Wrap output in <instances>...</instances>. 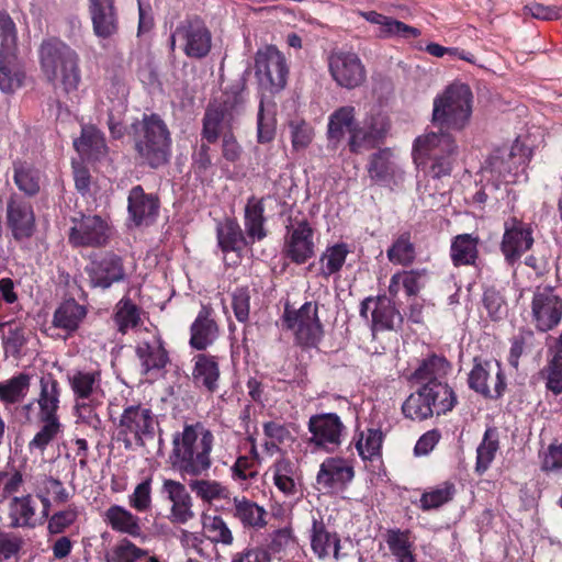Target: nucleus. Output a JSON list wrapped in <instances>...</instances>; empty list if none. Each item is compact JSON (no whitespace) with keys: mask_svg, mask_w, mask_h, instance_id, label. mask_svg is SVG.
Segmentation results:
<instances>
[{"mask_svg":"<svg viewBox=\"0 0 562 562\" xmlns=\"http://www.w3.org/2000/svg\"><path fill=\"white\" fill-rule=\"evenodd\" d=\"M214 436L200 424L184 426L173 438V465L184 475L199 476L211 468Z\"/></svg>","mask_w":562,"mask_h":562,"instance_id":"f257e3e1","label":"nucleus"},{"mask_svg":"<svg viewBox=\"0 0 562 562\" xmlns=\"http://www.w3.org/2000/svg\"><path fill=\"white\" fill-rule=\"evenodd\" d=\"M38 53L42 71L55 88L66 93L78 89L81 71L75 49L58 40H49L42 43Z\"/></svg>","mask_w":562,"mask_h":562,"instance_id":"f03ea898","label":"nucleus"},{"mask_svg":"<svg viewBox=\"0 0 562 562\" xmlns=\"http://www.w3.org/2000/svg\"><path fill=\"white\" fill-rule=\"evenodd\" d=\"M457 151L452 135L442 131L425 133L414 143L415 162L423 165L434 179L450 175Z\"/></svg>","mask_w":562,"mask_h":562,"instance_id":"7ed1b4c3","label":"nucleus"},{"mask_svg":"<svg viewBox=\"0 0 562 562\" xmlns=\"http://www.w3.org/2000/svg\"><path fill=\"white\" fill-rule=\"evenodd\" d=\"M472 92L468 85L454 82L434 99L432 123L440 128L462 131L472 114Z\"/></svg>","mask_w":562,"mask_h":562,"instance_id":"20e7f679","label":"nucleus"},{"mask_svg":"<svg viewBox=\"0 0 562 562\" xmlns=\"http://www.w3.org/2000/svg\"><path fill=\"white\" fill-rule=\"evenodd\" d=\"M135 149L140 164L150 168H158L169 161L171 136L159 115H144L135 136Z\"/></svg>","mask_w":562,"mask_h":562,"instance_id":"39448f33","label":"nucleus"},{"mask_svg":"<svg viewBox=\"0 0 562 562\" xmlns=\"http://www.w3.org/2000/svg\"><path fill=\"white\" fill-rule=\"evenodd\" d=\"M454 392L448 384L423 385L412 393L402 405L405 417L413 420H424L434 414L441 415L450 412L456 405Z\"/></svg>","mask_w":562,"mask_h":562,"instance_id":"423d86ee","label":"nucleus"},{"mask_svg":"<svg viewBox=\"0 0 562 562\" xmlns=\"http://www.w3.org/2000/svg\"><path fill=\"white\" fill-rule=\"evenodd\" d=\"M240 99L236 94H224L221 100L210 103L203 116L202 138L215 143L232 130L239 115Z\"/></svg>","mask_w":562,"mask_h":562,"instance_id":"0eeeda50","label":"nucleus"},{"mask_svg":"<svg viewBox=\"0 0 562 562\" xmlns=\"http://www.w3.org/2000/svg\"><path fill=\"white\" fill-rule=\"evenodd\" d=\"M179 48L190 59H202L212 48V34L200 19L181 21L170 35V49Z\"/></svg>","mask_w":562,"mask_h":562,"instance_id":"6e6552de","label":"nucleus"},{"mask_svg":"<svg viewBox=\"0 0 562 562\" xmlns=\"http://www.w3.org/2000/svg\"><path fill=\"white\" fill-rule=\"evenodd\" d=\"M285 328L291 330L299 345L315 347L323 335V326L318 318V305L315 302H305L300 308L285 305L282 315Z\"/></svg>","mask_w":562,"mask_h":562,"instance_id":"1a4fd4ad","label":"nucleus"},{"mask_svg":"<svg viewBox=\"0 0 562 562\" xmlns=\"http://www.w3.org/2000/svg\"><path fill=\"white\" fill-rule=\"evenodd\" d=\"M307 431L311 447L331 453L341 446L347 428L336 413H319L308 418Z\"/></svg>","mask_w":562,"mask_h":562,"instance_id":"9d476101","label":"nucleus"},{"mask_svg":"<svg viewBox=\"0 0 562 562\" xmlns=\"http://www.w3.org/2000/svg\"><path fill=\"white\" fill-rule=\"evenodd\" d=\"M155 416L150 408L142 404H127L117 424L119 439L126 448L133 443L143 445L144 438L154 434Z\"/></svg>","mask_w":562,"mask_h":562,"instance_id":"9b49d317","label":"nucleus"},{"mask_svg":"<svg viewBox=\"0 0 562 562\" xmlns=\"http://www.w3.org/2000/svg\"><path fill=\"white\" fill-rule=\"evenodd\" d=\"M328 68L336 83L353 89L366 80V68L359 56L349 50H334L328 57Z\"/></svg>","mask_w":562,"mask_h":562,"instance_id":"f8f14e48","label":"nucleus"},{"mask_svg":"<svg viewBox=\"0 0 562 562\" xmlns=\"http://www.w3.org/2000/svg\"><path fill=\"white\" fill-rule=\"evenodd\" d=\"M469 386L484 397H499L506 386L505 378L497 361L475 359L469 374Z\"/></svg>","mask_w":562,"mask_h":562,"instance_id":"ddd939ff","label":"nucleus"},{"mask_svg":"<svg viewBox=\"0 0 562 562\" xmlns=\"http://www.w3.org/2000/svg\"><path fill=\"white\" fill-rule=\"evenodd\" d=\"M531 323L546 333L557 327L562 318V300L551 289L537 290L531 300Z\"/></svg>","mask_w":562,"mask_h":562,"instance_id":"4468645a","label":"nucleus"},{"mask_svg":"<svg viewBox=\"0 0 562 562\" xmlns=\"http://www.w3.org/2000/svg\"><path fill=\"white\" fill-rule=\"evenodd\" d=\"M110 228L99 215H81L72 218L69 243L76 247H100L108 243Z\"/></svg>","mask_w":562,"mask_h":562,"instance_id":"2eb2a0df","label":"nucleus"},{"mask_svg":"<svg viewBox=\"0 0 562 562\" xmlns=\"http://www.w3.org/2000/svg\"><path fill=\"white\" fill-rule=\"evenodd\" d=\"M532 244V231L528 224L516 217L505 221L501 250L508 263L516 262Z\"/></svg>","mask_w":562,"mask_h":562,"instance_id":"dca6fc26","label":"nucleus"},{"mask_svg":"<svg viewBox=\"0 0 562 562\" xmlns=\"http://www.w3.org/2000/svg\"><path fill=\"white\" fill-rule=\"evenodd\" d=\"M289 69L283 54L274 46H267L256 55V74L262 82L266 80L272 89H283Z\"/></svg>","mask_w":562,"mask_h":562,"instance_id":"f3484780","label":"nucleus"},{"mask_svg":"<svg viewBox=\"0 0 562 562\" xmlns=\"http://www.w3.org/2000/svg\"><path fill=\"white\" fill-rule=\"evenodd\" d=\"M161 493L170 503L167 519L171 524L184 525L194 518L192 496L181 482L171 479L164 480Z\"/></svg>","mask_w":562,"mask_h":562,"instance_id":"a211bd4d","label":"nucleus"},{"mask_svg":"<svg viewBox=\"0 0 562 562\" xmlns=\"http://www.w3.org/2000/svg\"><path fill=\"white\" fill-rule=\"evenodd\" d=\"M390 128L389 121L383 114L368 117L359 131L355 132L348 140L350 151L355 154L369 150L378 146L385 137Z\"/></svg>","mask_w":562,"mask_h":562,"instance_id":"6ab92c4d","label":"nucleus"},{"mask_svg":"<svg viewBox=\"0 0 562 562\" xmlns=\"http://www.w3.org/2000/svg\"><path fill=\"white\" fill-rule=\"evenodd\" d=\"M371 315L372 329L385 330L393 329L402 322L401 314L396 311L394 304L386 296L368 297L362 301L360 315L368 319Z\"/></svg>","mask_w":562,"mask_h":562,"instance_id":"aec40b11","label":"nucleus"},{"mask_svg":"<svg viewBox=\"0 0 562 562\" xmlns=\"http://www.w3.org/2000/svg\"><path fill=\"white\" fill-rule=\"evenodd\" d=\"M352 465L342 458L328 457L319 465L316 482L325 490H341L352 481Z\"/></svg>","mask_w":562,"mask_h":562,"instance_id":"412c9836","label":"nucleus"},{"mask_svg":"<svg viewBox=\"0 0 562 562\" xmlns=\"http://www.w3.org/2000/svg\"><path fill=\"white\" fill-rule=\"evenodd\" d=\"M60 386L52 374H45L40 379V393L35 401L25 404L22 409L30 412L34 405H38V419L59 420L57 412L60 403Z\"/></svg>","mask_w":562,"mask_h":562,"instance_id":"4be33fe9","label":"nucleus"},{"mask_svg":"<svg viewBox=\"0 0 562 562\" xmlns=\"http://www.w3.org/2000/svg\"><path fill=\"white\" fill-rule=\"evenodd\" d=\"M92 29L99 38H110L119 30L117 12L114 0H88Z\"/></svg>","mask_w":562,"mask_h":562,"instance_id":"5701e85b","label":"nucleus"},{"mask_svg":"<svg viewBox=\"0 0 562 562\" xmlns=\"http://www.w3.org/2000/svg\"><path fill=\"white\" fill-rule=\"evenodd\" d=\"M192 363L193 384L210 393L217 392L221 379L218 358L210 353H198L192 358Z\"/></svg>","mask_w":562,"mask_h":562,"instance_id":"b1692460","label":"nucleus"},{"mask_svg":"<svg viewBox=\"0 0 562 562\" xmlns=\"http://www.w3.org/2000/svg\"><path fill=\"white\" fill-rule=\"evenodd\" d=\"M218 335V325L212 317V310L203 305L190 327V346L199 351L205 350L216 341Z\"/></svg>","mask_w":562,"mask_h":562,"instance_id":"393cba45","label":"nucleus"},{"mask_svg":"<svg viewBox=\"0 0 562 562\" xmlns=\"http://www.w3.org/2000/svg\"><path fill=\"white\" fill-rule=\"evenodd\" d=\"M67 378L75 401L104 398L99 370H74Z\"/></svg>","mask_w":562,"mask_h":562,"instance_id":"a878e982","label":"nucleus"},{"mask_svg":"<svg viewBox=\"0 0 562 562\" xmlns=\"http://www.w3.org/2000/svg\"><path fill=\"white\" fill-rule=\"evenodd\" d=\"M8 224L16 239L30 237L34 231V213L30 203L12 196L7 206Z\"/></svg>","mask_w":562,"mask_h":562,"instance_id":"bb28decb","label":"nucleus"},{"mask_svg":"<svg viewBox=\"0 0 562 562\" xmlns=\"http://www.w3.org/2000/svg\"><path fill=\"white\" fill-rule=\"evenodd\" d=\"M136 355L140 361L144 373L150 370H160L168 362V355L160 337L156 333H148L136 346Z\"/></svg>","mask_w":562,"mask_h":562,"instance_id":"cd10ccee","label":"nucleus"},{"mask_svg":"<svg viewBox=\"0 0 562 562\" xmlns=\"http://www.w3.org/2000/svg\"><path fill=\"white\" fill-rule=\"evenodd\" d=\"M311 548L319 559L329 557L339 559L340 539L322 519L313 516L311 528Z\"/></svg>","mask_w":562,"mask_h":562,"instance_id":"c85d7f7f","label":"nucleus"},{"mask_svg":"<svg viewBox=\"0 0 562 562\" xmlns=\"http://www.w3.org/2000/svg\"><path fill=\"white\" fill-rule=\"evenodd\" d=\"M286 256L296 263H304L314 254L313 229L302 221L292 229L285 245Z\"/></svg>","mask_w":562,"mask_h":562,"instance_id":"c756f323","label":"nucleus"},{"mask_svg":"<svg viewBox=\"0 0 562 562\" xmlns=\"http://www.w3.org/2000/svg\"><path fill=\"white\" fill-rule=\"evenodd\" d=\"M87 271L94 288L108 289L112 283L121 281L124 277L121 259L114 255H108L99 261H92Z\"/></svg>","mask_w":562,"mask_h":562,"instance_id":"7c9ffc66","label":"nucleus"},{"mask_svg":"<svg viewBox=\"0 0 562 562\" xmlns=\"http://www.w3.org/2000/svg\"><path fill=\"white\" fill-rule=\"evenodd\" d=\"M16 52L0 53V90L3 93H14L25 79L24 66Z\"/></svg>","mask_w":562,"mask_h":562,"instance_id":"2f4dec72","label":"nucleus"},{"mask_svg":"<svg viewBox=\"0 0 562 562\" xmlns=\"http://www.w3.org/2000/svg\"><path fill=\"white\" fill-rule=\"evenodd\" d=\"M158 200L146 194L140 186L134 187L128 194V213L136 225L148 224L158 213Z\"/></svg>","mask_w":562,"mask_h":562,"instance_id":"473e14b6","label":"nucleus"},{"mask_svg":"<svg viewBox=\"0 0 562 562\" xmlns=\"http://www.w3.org/2000/svg\"><path fill=\"white\" fill-rule=\"evenodd\" d=\"M357 131H359V125L356 123L355 106H340L329 115L327 137L335 146L344 139L346 133L349 134L350 138Z\"/></svg>","mask_w":562,"mask_h":562,"instance_id":"72a5a7b5","label":"nucleus"},{"mask_svg":"<svg viewBox=\"0 0 562 562\" xmlns=\"http://www.w3.org/2000/svg\"><path fill=\"white\" fill-rule=\"evenodd\" d=\"M229 514L237 519L244 528L260 529L267 525L266 509L245 496L233 497Z\"/></svg>","mask_w":562,"mask_h":562,"instance_id":"f704fd0d","label":"nucleus"},{"mask_svg":"<svg viewBox=\"0 0 562 562\" xmlns=\"http://www.w3.org/2000/svg\"><path fill=\"white\" fill-rule=\"evenodd\" d=\"M368 173L372 181L378 184L389 186L402 177L401 168L392 160L390 149H381L373 154L368 165Z\"/></svg>","mask_w":562,"mask_h":562,"instance_id":"c9c22d12","label":"nucleus"},{"mask_svg":"<svg viewBox=\"0 0 562 562\" xmlns=\"http://www.w3.org/2000/svg\"><path fill=\"white\" fill-rule=\"evenodd\" d=\"M104 521L112 530L133 538L143 533L140 518L121 505H112L104 513Z\"/></svg>","mask_w":562,"mask_h":562,"instance_id":"e433bc0d","label":"nucleus"},{"mask_svg":"<svg viewBox=\"0 0 562 562\" xmlns=\"http://www.w3.org/2000/svg\"><path fill=\"white\" fill-rule=\"evenodd\" d=\"M87 315L86 307L75 300L61 303L53 316V326L65 331L64 338L74 334Z\"/></svg>","mask_w":562,"mask_h":562,"instance_id":"4c0bfd02","label":"nucleus"},{"mask_svg":"<svg viewBox=\"0 0 562 562\" xmlns=\"http://www.w3.org/2000/svg\"><path fill=\"white\" fill-rule=\"evenodd\" d=\"M36 505L31 495L14 496L8 503V519L11 528H33Z\"/></svg>","mask_w":562,"mask_h":562,"instance_id":"58836bf2","label":"nucleus"},{"mask_svg":"<svg viewBox=\"0 0 562 562\" xmlns=\"http://www.w3.org/2000/svg\"><path fill=\"white\" fill-rule=\"evenodd\" d=\"M42 424L33 438L27 443V450L32 456L43 457L47 447L57 439L64 430L60 420L38 419Z\"/></svg>","mask_w":562,"mask_h":562,"instance_id":"ea45409f","label":"nucleus"},{"mask_svg":"<svg viewBox=\"0 0 562 562\" xmlns=\"http://www.w3.org/2000/svg\"><path fill=\"white\" fill-rule=\"evenodd\" d=\"M450 369L448 361L443 357L431 356L422 361L418 368L412 374V379L424 385L443 384L440 380L445 378Z\"/></svg>","mask_w":562,"mask_h":562,"instance_id":"a19ab883","label":"nucleus"},{"mask_svg":"<svg viewBox=\"0 0 562 562\" xmlns=\"http://www.w3.org/2000/svg\"><path fill=\"white\" fill-rule=\"evenodd\" d=\"M74 146L83 158L88 159H98L106 149L103 135L94 126H83L81 136L74 140Z\"/></svg>","mask_w":562,"mask_h":562,"instance_id":"79ce46f5","label":"nucleus"},{"mask_svg":"<svg viewBox=\"0 0 562 562\" xmlns=\"http://www.w3.org/2000/svg\"><path fill=\"white\" fill-rule=\"evenodd\" d=\"M499 449V438L496 428H487L483 435L482 441L476 448L475 472L479 475L484 474L495 460Z\"/></svg>","mask_w":562,"mask_h":562,"instance_id":"37998d69","label":"nucleus"},{"mask_svg":"<svg viewBox=\"0 0 562 562\" xmlns=\"http://www.w3.org/2000/svg\"><path fill=\"white\" fill-rule=\"evenodd\" d=\"M13 181L18 189L26 195H35L40 191L41 175L33 164L24 160L13 161Z\"/></svg>","mask_w":562,"mask_h":562,"instance_id":"c03bdc74","label":"nucleus"},{"mask_svg":"<svg viewBox=\"0 0 562 562\" xmlns=\"http://www.w3.org/2000/svg\"><path fill=\"white\" fill-rule=\"evenodd\" d=\"M479 237L461 234L453 238L450 255L454 266L473 265L477 258Z\"/></svg>","mask_w":562,"mask_h":562,"instance_id":"a18cd8bd","label":"nucleus"},{"mask_svg":"<svg viewBox=\"0 0 562 562\" xmlns=\"http://www.w3.org/2000/svg\"><path fill=\"white\" fill-rule=\"evenodd\" d=\"M189 487L198 498L207 504H213L217 501L231 499L229 488L216 480H191L189 482Z\"/></svg>","mask_w":562,"mask_h":562,"instance_id":"49530a36","label":"nucleus"},{"mask_svg":"<svg viewBox=\"0 0 562 562\" xmlns=\"http://www.w3.org/2000/svg\"><path fill=\"white\" fill-rule=\"evenodd\" d=\"M31 386V376L19 373L0 382V401L5 405L16 404L25 398Z\"/></svg>","mask_w":562,"mask_h":562,"instance_id":"de8ad7c7","label":"nucleus"},{"mask_svg":"<svg viewBox=\"0 0 562 562\" xmlns=\"http://www.w3.org/2000/svg\"><path fill=\"white\" fill-rule=\"evenodd\" d=\"M104 398L77 400L74 411L76 424L83 425L93 431L102 427V420L98 414V408L102 405Z\"/></svg>","mask_w":562,"mask_h":562,"instance_id":"09e8293b","label":"nucleus"},{"mask_svg":"<svg viewBox=\"0 0 562 562\" xmlns=\"http://www.w3.org/2000/svg\"><path fill=\"white\" fill-rule=\"evenodd\" d=\"M383 434L380 429L368 428L355 436V447L362 460H372L380 456Z\"/></svg>","mask_w":562,"mask_h":562,"instance_id":"8fccbe9b","label":"nucleus"},{"mask_svg":"<svg viewBox=\"0 0 562 562\" xmlns=\"http://www.w3.org/2000/svg\"><path fill=\"white\" fill-rule=\"evenodd\" d=\"M263 212L265 207L262 201L255 198L248 200L245 207V227L248 237L252 240H260L266 236L263 229Z\"/></svg>","mask_w":562,"mask_h":562,"instance_id":"3c124183","label":"nucleus"},{"mask_svg":"<svg viewBox=\"0 0 562 562\" xmlns=\"http://www.w3.org/2000/svg\"><path fill=\"white\" fill-rule=\"evenodd\" d=\"M374 25L379 26V37L381 38L398 37L411 40L420 35L418 29L383 14L380 15V20L374 22Z\"/></svg>","mask_w":562,"mask_h":562,"instance_id":"603ef678","label":"nucleus"},{"mask_svg":"<svg viewBox=\"0 0 562 562\" xmlns=\"http://www.w3.org/2000/svg\"><path fill=\"white\" fill-rule=\"evenodd\" d=\"M348 254L349 248L344 243L327 247L319 258L321 274L328 278L331 274L339 272Z\"/></svg>","mask_w":562,"mask_h":562,"instance_id":"864d4df0","label":"nucleus"},{"mask_svg":"<svg viewBox=\"0 0 562 562\" xmlns=\"http://www.w3.org/2000/svg\"><path fill=\"white\" fill-rule=\"evenodd\" d=\"M386 543L397 562H415L413 542L408 531L391 529L386 533Z\"/></svg>","mask_w":562,"mask_h":562,"instance_id":"5fc2aeb1","label":"nucleus"},{"mask_svg":"<svg viewBox=\"0 0 562 562\" xmlns=\"http://www.w3.org/2000/svg\"><path fill=\"white\" fill-rule=\"evenodd\" d=\"M202 527L207 540L213 543L231 546L234 541L231 529L221 516L203 515Z\"/></svg>","mask_w":562,"mask_h":562,"instance_id":"6e6d98bb","label":"nucleus"},{"mask_svg":"<svg viewBox=\"0 0 562 562\" xmlns=\"http://www.w3.org/2000/svg\"><path fill=\"white\" fill-rule=\"evenodd\" d=\"M387 259L400 266H409L416 258L415 245L408 233L400 235L386 251Z\"/></svg>","mask_w":562,"mask_h":562,"instance_id":"4d7b16f0","label":"nucleus"},{"mask_svg":"<svg viewBox=\"0 0 562 562\" xmlns=\"http://www.w3.org/2000/svg\"><path fill=\"white\" fill-rule=\"evenodd\" d=\"M217 239L224 252L238 251L246 245L241 228L234 221H226L217 228Z\"/></svg>","mask_w":562,"mask_h":562,"instance_id":"13d9d810","label":"nucleus"},{"mask_svg":"<svg viewBox=\"0 0 562 562\" xmlns=\"http://www.w3.org/2000/svg\"><path fill=\"white\" fill-rule=\"evenodd\" d=\"M147 555V552L138 548L131 540L123 538L119 540L105 553V562H137Z\"/></svg>","mask_w":562,"mask_h":562,"instance_id":"bf43d9fd","label":"nucleus"},{"mask_svg":"<svg viewBox=\"0 0 562 562\" xmlns=\"http://www.w3.org/2000/svg\"><path fill=\"white\" fill-rule=\"evenodd\" d=\"M274 485L285 495L296 493V483L294 481V464L286 459L277 461L272 468Z\"/></svg>","mask_w":562,"mask_h":562,"instance_id":"052dcab7","label":"nucleus"},{"mask_svg":"<svg viewBox=\"0 0 562 562\" xmlns=\"http://www.w3.org/2000/svg\"><path fill=\"white\" fill-rule=\"evenodd\" d=\"M454 495V485L443 482L436 488L423 493L420 497V508L423 510L436 509L452 499Z\"/></svg>","mask_w":562,"mask_h":562,"instance_id":"680f3d73","label":"nucleus"},{"mask_svg":"<svg viewBox=\"0 0 562 562\" xmlns=\"http://www.w3.org/2000/svg\"><path fill=\"white\" fill-rule=\"evenodd\" d=\"M291 143L294 150L305 149L313 140L314 128L302 119H293L289 122Z\"/></svg>","mask_w":562,"mask_h":562,"instance_id":"e2e57ef3","label":"nucleus"},{"mask_svg":"<svg viewBox=\"0 0 562 562\" xmlns=\"http://www.w3.org/2000/svg\"><path fill=\"white\" fill-rule=\"evenodd\" d=\"M139 313L137 306L127 297L122 299L116 305L115 323L121 333H126L137 325Z\"/></svg>","mask_w":562,"mask_h":562,"instance_id":"0e129e2a","label":"nucleus"},{"mask_svg":"<svg viewBox=\"0 0 562 562\" xmlns=\"http://www.w3.org/2000/svg\"><path fill=\"white\" fill-rule=\"evenodd\" d=\"M18 31L14 21L0 10V53L18 50Z\"/></svg>","mask_w":562,"mask_h":562,"instance_id":"69168bd1","label":"nucleus"},{"mask_svg":"<svg viewBox=\"0 0 562 562\" xmlns=\"http://www.w3.org/2000/svg\"><path fill=\"white\" fill-rule=\"evenodd\" d=\"M483 305L492 321L503 319L507 314L506 301L495 288H488L484 291Z\"/></svg>","mask_w":562,"mask_h":562,"instance_id":"338daca9","label":"nucleus"},{"mask_svg":"<svg viewBox=\"0 0 562 562\" xmlns=\"http://www.w3.org/2000/svg\"><path fill=\"white\" fill-rule=\"evenodd\" d=\"M541 470L562 476V443H551L541 456Z\"/></svg>","mask_w":562,"mask_h":562,"instance_id":"774afa93","label":"nucleus"}]
</instances>
